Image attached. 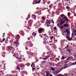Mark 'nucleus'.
<instances>
[{"instance_id": "f257e3e1", "label": "nucleus", "mask_w": 76, "mask_h": 76, "mask_svg": "<svg viewBox=\"0 0 76 76\" xmlns=\"http://www.w3.org/2000/svg\"><path fill=\"white\" fill-rule=\"evenodd\" d=\"M46 23L47 25V26L48 27H49V26H48V25H50V24L51 23V21H50V20L49 21H46Z\"/></svg>"}, {"instance_id": "f03ea898", "label": "nucleus", "mask_w": 76, "mask_h": 76, "mask_svg": "<svg viewBox=\"0 0 76 76\" xmlns=\"http://www.w3.org/2000/svg\"><path fill=\"white\" fill-rule=\"evenodd\" d=\"M39 32V34H41V31H44V29L42 28H39L38 30Z\"/></svg>"}, {"instance_id": "7ed1b4c3", "label": "nucleus", "mask_w": 76, "mask_h": 76, "mask_svg": "<svg viewBox=\"0 0 76 76\" xmlns=\"http://www.w3.org/2000/svg\"><path fill=\"white\" fill-rule=\"evenodd\" d=\"M65 33H67V35H69L70 34V31H69L68 29H67L65 31Z\"/></svg>"}, {"instance_id": "20e7f679", "label": "nucleus", "mask_w": 76, "mask_h": 76, "mask_svg": "<svg viewBox=\"0 0 76 76\" xmlns=\"http://www.w3.org/2000/svg\"><path fill=\"white\" fill-rule=\"evenodd\" d=\"M72 58H72V57H70L68 58H67L66 60L67 61H69V60H70V59H72Z\"/></svg>"}, {"instance_id": "39448f33", "label": "nucleus", "mask_w": 76, "mask_h": 76, "mask_svg": "<svg viewBox=\"0 0 76 76\" xmlns=\"http://www.w3.org/2000/svg\"><path fill=\"white\" fill-rule=\"evenodd\" d=\"M26 44H27L26 45V46H27V47H30V45H29V43H28V42H26Z\"/></svg>"}, {"instance_id": "423d86ee", "label": "nucleus", "mask_w": 76, "mask_h": 76, "mask_svg": "<svg viewBox=\"0 0 76 76\" xmlns=\"http://www.w3.org/2000/svg\"><path fill=\"white\" fill-rule=\"evenodd\" d=\"M66 38L69 41H71V39L69 37V36H67Z\"/></svg>"}, {"instance_id": "0eeeda50", "label": "nucleus", "mask_w": 76, "mask_h": 76, "mask_svg": "<svg viewBox=\"0 0 76 76\" xmlns=\"http://www.w3.org/2000/svg\"><path fill=\"white\" fill-rule=\"evenodd\" d=\"M64 28H66V27H67L69 26V25L67 24H66L64 25Z\"/></svg>"}, {"instance_id": "6e6552de", "label": "nucleus", "mask_w": 76, "mask_h": 76, "mask_svg": "<svg viewBox=\"0 0 76 76\" xmlns=\"http://www.w3.org/2000/svg\"><path fill=\"white\" fill-rule=\"evenodd\" d=\"M64 23H65V22H64V21H62L60 23V25H63V24H64Z\"/></svg>"}, {"instance_id": "1a4fd4ad", "label": "nucleus", "mask_w": 76, "mask_h": 76, "mask_svg": "<svg viewBox=\"0 0 76 76\" xmlns=\"http://www.w3.org/2000/svg\"><path fill=\"white\" fill-rule=\"evenodd\" d=\"M31 66L32 67H35V64H32Z\"/></svg>"}, {"instance_id": "9d476101", "label": "nucleus", "mask_w": 76, "mask_h": 76, "mask_svg": "<svg viewBox=\"0 0 76 76\" xmlns=\"http://www.w3.org/2000/svg\"><path fill=\"white\" fill-rule=\"evenodd\" d=\"M20 38V36L19 35H18L17 36V39H19Z\"/></svg>"}, {"instance_id": "9b49d317", "label": "nucleus", "mask_w": 76, "mask_h": 76, "mask_svg": "<svg viewBox=\"0 0 76 76\" xmlns=\"http://www.w3.org/2000/svg\"><path fill=\"white\" fill-rule=\"evenodd\" d=\"M55 73H56V74H57L58 73H60V72H59L58 71H55Z\"/></svg>"}, {"instance_id": "f8f14e48", "label": "nucleus", "mask_w": 76, "mask_h": 76, "mask_svg": "<svg viewBox=\"0 0 76 76\" xmlns=\"http://www.w3.org/2000/svg\"><path fill=\"white\" fill-rule=\"evenodd\" d=\"M29 45H30V47H32L33 46V44L31 43L29 44Z\"/></svg>"}, {"instance_id": "ddd939ff", "label": "nucleus", "mask_w": 76, "mask_h": 76, "mask_svg": "<svg viewBox=\"0 0 76 76\" xmlns=\"http://www.w3.org/2000/svg\"><path fill=\"white\" fill-rule=\"evenodd\" d=\"M16 58H17L19 60H20L21 58H22L21 57H17Z\"/></svg>"}, {"instance_id": "4468645a", "label": "nucleus", "mask_w": 76, "mask_h": 76, "mask_svg": "<svg viewBox=\"0 0 76 76\" xmlns=\"http://www.w3.org/2000/svg\"><path fill=\"white\" fill-rule=\"evenodd\" d=\"M66 67H67V66H66L65 67H64V68L63 69H61V70L59 71V72H61V70H63V69H66Z\"/></svg>"}, {"instance_id": "2eb2a0df", "label": "nucleus", "mask_w": 76, "mask_h": 76, "mask_svg": "<svg viewBox=\"0 0 76 76\" xmlns=\"http://www.w3.org/2000/svg\"><path fill=\"white\" fill-rule=\"evenodd\" d=\"M49 76V72H46V76Z\"/></svg>"}, {"instance_id": "dca6fc26", "label": "nucleus", "mask_w": 76, "mask_h": 76, "mask_svg": "<svg viewBox=\"0 0 76 76\" xmlns=\"http://www.w3.org/2000/svg\"><path fill=\"white\" fill-rule=\"evenodd\" d=\"M57 76H64V75H62L61 74H58V75Z\"/></svg>"}, {"instance_id": "f3484780", "label": "nucleus", "mask_w": 76, "mask_h": 76, "mask_svg": "<svg viewBox=\"0 0 76 76\" xmlns=\"http://www.w3.org/2000/svg\"><path fill=\"white\" fill-rule=\"evenodd\" d=\"M49 7L51 9L53 7V4H51L49 6Z\"/></svg>"}, {"instance_id": "a211bd4d", "label": "nucleus", "mask_w": 76, "mask_h": 76, "mask_svg": "<svg viewBox=\"0 0 76 76\" xmlns=\"http://www.w3.org/2000/svg\"><path fill=\"white\" fill-rule=\"evenodd\" d=\"M39 24V22H37L36 24L35 25H34L35 26H38V24Z\"/></svg>"}, {"instance_id": "6ab92c4d", "label": "nucleus", "mask_w": 76, "mask_h": 76, "mask_svg": "<svg viewBox=\"0 0 76 76\" xmlns=\"http://www.w3.org/2000/svg\"><path fill=\"white\" fill-rule=\"evenodd\" d=\"M61 17V18H63V17H64V14H62L61 15V16H60Z\"/></svg>"}, {"instance_id": "aec40b11", "label": "nucleus", "mask_w": 76, "mask_h": 76, "mask_svg": "<svg viewBox=\"0 0 76 76\" xmlns=\"http://www.w3.org/2000/svg\"><path fill=\"white\" fill-rule=\"evenodd\" d=\"M53 38H54V37L53 36H52L50 39V40H53Z\"/></svg>"}, {"instance_id": "412c9836", "label": "nucleus", "mask_w": 76, "mask_h": 76, "mask_svg": "<svg viewBox=\"0 0 76 76\" xmlns=\"http://www.w3.org/2000/svg\"><path fill=\"white\" fill-rule=\"evenodd\" d=\"M64 28V27H63V26H62L60 27L61 29H63Z\"/></svg>"}, {"instance_id": "4be33fe9", "label": "nucleus", "mask_w": 76, "mask_h": 76, "mask_svg": "<svg viewBox=\"0 0 76 76\" xmlns=\"http://www.w3.org/2000/svg\"><path fill=\"white\" fill-rule=\"evenodd\" d=\"M43 60H47V58H43Z\"/></svg>"}, {"instance_id": "5701e85b", "label": "nucleus", "mask_w": 76, "mask_h": 76, "mask_svg": "<svg viewBox=\"0 0 76 76\" xmlns=\"http://www.w3.org/2000/svg\"><path fill=\"white\" fill-rule=\"evenodd\" d=\"M54 30H55V31H56V30H57V27H54Z\"/></svg>"}, {"instance_id": "b1692460", "label": "nucleus", "mask_w": 76, "mask_h": 76, "mask_svg": "<svg viewBox=\"0 0 76 76\" xmlns=\"http://www.w3.org/2000/svg\"><path fill=\"white\" fill-rule=\"evenodd\" d=\"M40 22L41 23H44V21H41Z\"/></svg>"}, {"instance_id": "393cba45", "label": "nucleus", "mask_w": 76, "mask_h": 76, "mask_svg": "<svg viewBox=\"0 0 76 76\" xmlns=\"http://www.w3.org/2000/svg\"><path fill=\"white\" fill-rule=\"evenodd\" d=\"M67 52L68 53H71V52L70 51V50H67Z\"/></svg>"}, {"instance_id": "a878e982", "label": "nucleus", "mask_w": 76, "mask_h": 76, "mask_svg": "<svg viewBox=\"0 0 76 76\" xmlns=\"http://www.w3.org/2000/svg\"><path fill=\"white\" fill-rule=\"evenodd\" d=\"M7 48H8V49H10V48H11V47H9V46H8L7 47Z\"/></svg>"}, {"instance_id": "bb28decb", "label": "nucleus", "mask_w": 76, "mask_h": 76, "mask_svg": "<svg viewBox=\"0 0 76 76\" xmlns=\"http://www.w3.org/2000/svg\"><path fill=\"white\" fill-rule=\"evenodd\" d=\"M21 65V67H24V65Z\"/></svg>"}, {"instance_id": "cd10ccee", "label": "nucleus", "mask_w": 76, "mask_h": 76, "mask_svg": "<svg viewBox=\"0 0 76 76\" xmlns=\"http://www.w3.org/2000/svg\"><path fill=\"white\" fill-rule=\"evenodd\" d=\"M4 41H5V39L3 38V39L2 40V41H1V42H4Z\"/></svg>"}, {"instance_id": "c85d7f7f", "label": "nucleus", "mask_w": 76, "mask_h": 76, "mask_svg": "<svg viewBox=\"0 0 76 76\" xmlns=\"http://www.w3.org/2000/svg\"><path fill=\"white\" fill-rule=\"evenodd\" d=\"M42 19H43V20H45V17H42Z\"/></svg>"}, {"instance_id": "c756f323", "label": "nucleus", "mask_w": 76, "mask_h": 76, "mask_svg": "<svg viewBox=\"0 0 76 76\" xmlns=\"http://www.w3.org/2000/svg\"><path fill=\"white\" fill-rule=\"evenodd\" d=\"M51 21H52V22L53 23V24H54V21H53V20H52Z\"/></svg>"}, {"instance_id": "7c9ffc66", "label": "nucleus", "mask_w": 76, "mask_h": 76, "mask_svg": "<svg viewBox=\"0 0 76 76\" xmlns=\"http://www.w3.org/2000/svg\"><path fill=\"white\" fill-rule=\"evenodd\" d=\"M40 2H41V0H40V1H38L36 3H38V4H39V3H40Z\"/></svg>"}, {"instance_id": "2f4dec72", "label": "nucleus", "mask_w": 76, "mask_h": 76, "mask_svg": "<svg viewBox=\"0 0 76 76\" xmlns=\"http://www.w3.org/2000/svg\"><path fill=\"white\" fill-rule=\"evenodd\" d=\"M36 68H32V70H35Z\"/></svg>"}, {"instance_id": "473e14b6", "label": "nucleus", "mask_w": 76, "mask_h": 76, "mask_svg": "<svg viewBox=\"0 0 76 76\" xmlns=\"http://www.w3.org/2000/svg\"><path fill=\"white\" fill-rule=\"evenodd\" d=\"M51 69L52 70H55V69H53V68H51Z\"/></svg>"}, {"instance_id": "72a5a7b5", "label": "nucleus", "mask_w": 76, "mask_h": 76, "mask_svg": "<svg viewBox=\"0 0 76 76\" xmlns=\"http://www.w3.org/2000/svg\"><path fill=\"white\" fill-rule=\"evenodd\" d=\"M64 19L65 20H67V17H65L64 18Z\"/></svg>"}, {"instance_id": "f704fd0d", "label": "nucleus", "mask_w": 76, "mask_h": 76, "mask_svg": "<svg viewBox=\"0 0 76 76\" xmlns=\"http://www.w3.org/2000/svg\"><path fill=\"white\" fill-rule=\"evenodd\" d=\"M17 69L18 70H20V68H19V67H17Z\"/></svg>"}, {"instance_id": "c9c22d12", "label": "nucleus", "mask_w": 76, "mask_h": 76, "mask_svg": "<svg viewBox=\"0 0 76 76\" xmlns=\"http://www.w3.org/2000/svg\"><path fill=\"white\" fill-rule=\"evenodd\" d=\"M28 17L29 18H27L28 19H29V18H30V15H28Z\"/></svg>"}, {"instance_id": "e433bc0d", "label": "nucleus", "mask_w": 76, "mask_h": 76, "mask_svg": "<svg viewBox=\"0 0 76 76\" xmlns=\"http://www.w3.org/2000/svg\"><path fill=\"white\" fill-rule=\"evenodd\" d=\"M44 41H47V39L46 38H44Z\"/></svg>"}, {"instance_id": "4c0bfd02", "label": "nucleus", "mask_w": 76, "mask_h": 76, "mask_svg": "<svg viewBox=\"0 0 76 76\" xmlns=\"http://www.w3.org/2000/svg\"><path fill=\"white\" fill-rule=\"evenodd\" d=\"M62 60H64V57H63L62 58Z\"/></svg>"}, {"instance_id": "58836bf2", "label": "nucleus", "mask_w": 76, "mask_h": 76, "mask_svg": "<svg viewBox=\"0 0 76 76\" xmlns=\"http://www.w3.org/2000/svg\"><path fill=\"white\" fill-rule=\"evenodd\" d=\"M70 13L68 12V16H70Z\"/></svg>"}, {"instance_id": "ea45409f", "label": "nucleus", "mask_w": 76, "mask_h": 76, "mask_svg": "<svg viewBox=\"0 0 76 76\" xmlns=\"http://www.w3.org/2000/svg\"><path fill=\"white\" fill-rule=\"evenodd\" d=\"M66 9H69V7H66Z\"/></svg>"}, {"instance_id": "a19ab883", "label": "nucleus", "mask_w": 76, "mask_h": 76, "mask_svg": "<svg viewBox=\"0 0 76 76\" xmlns=\"http://www.w3.org/2000/svg\"><path fill=\"white\" fill-rule=\"evenodd\" d=\"M50 1H48V4H50Z\"/></svg>"}, {"instance_id": "79ce46f5", "label": "nucleus", "mask_w": 76, "mask_h": 76, "mask_svg": "<svg viewBox=\"0 0 76 76\" xmlns=\"http://www.w3.org/2000/svg\"><path fill=\"white\" fill-rule=\"evenodd\" d=\"M74 35V33H72V36H73Z\"/></svg>"}, {"instance_id": "37998d69", "label": "nucleus", "mask_w": 76, "mask_h": 76, "mask_svg": "<svg viewBox=\"0 0 76 76\" xmlns=\"http://www.w3.org/2000/svg\"><path fill=\"white\" fill-rule=\"evenodd\" d=\"M74 33H76V30H74Z\"/></svg>"}, {"instance_id": "c03bdc74", "label": "nucleus", "mask_w": 76, "mask_h": 76, "mask_svg": "<svg viewBox=\"0 0 76 76\" xmlns=\"http://www.w3.org/2000/svg\"><path fill=\"white\" fill-rule=\"evenodd\" d=\"M73 64H76V62L73 63Z\"/></svg>"}, {"instance_id": "a18cd8bd", "label": "nucleus", "mask_w": 76, "mask_h": 76, "mask_svg": "<svg viewBox=\"0 0 76 76\" xmlns=\"http://www.w3.org/2000/svg\"><path fill=\"white\" fill-rule=\"evenodd\" d=\"M26 50H28V48L26 47Z\"/></svg>"}, {"instance_id": "49530a36", "label": "nucleus", "mask_w": 76, "mask_h": 76, "mask_svg": "<svg viewBox=\"0 0 76 76\" xmlns=\"http://www.w3.org/2000/svg\"><path fill=\"white\" fill-rule=\"evenodd\" d=\"M57 26H60V24H57Z\"/></svg>"}, {"instance_id": "de8ad7c7", "label": "nucleus", "mask_w": 76, "mask_h": 76, "mask_svg": "<svg viewBox=\"0 0 76 76\" xmlns=\"http://www.w3.org/2000/svg\"><path fill=\"white\" fill-rule=\"evenodd\" d=\"M68 62H69V61H67L66 62H65L64 63H68Z\"/></svg>"}, {"instance_id": "09e8293b", "label": "nucleus", "mask_w": 76, "mask_h": 76, "mask_svg": "<svg viewBox=\"0 0 76 76\" xmlns=\"http://www.w3.org/2000/svg\"><path fill=\"white\" fill-rule=\"evenodd\" d=\"M65 75H67V74H64V76Z\"/></svg>"}, {"instance_id": "8fccbe9b", "label": "nucleus", "mask_w": 76, "mask_h": 76, "mask_svg": "<svg viewBox=\"0 0 76 76\" xmlns=\"http://www.w3.org/2000/svg\"><path fill=\"white\" fill-rule=\"evenodd\" d=\"M49 57H50V56H47V58H49Z\"/></svg>"}, {"instance_id": "3c124183", "label": "nucleus", "mask_w": 76, "mask_h": 76, "mask_svg": "<svg viewBox=\"0 0 76 76\" xmlns=\"http://www.w3.org/2000/svg\"><path fill=\"white\" fill-rule=\"evenodd\" d=\"M28 40H30V38L29 37L28 38Z\"/></svg>"}, {"instance_id": "603ef678", "label": "nucleus", "mask_w": 76, "mask_h": 76, "mask_svg": "<svg viewBox=\"0 0 76 76\" xmlns=\"http://www.w3.org/2000/svg\"><path fill=\"white\" fill-rule=\"evenodd\" d=\"M53 42V41H51L50 42V43H51V42Z\"/></svg>"}, {"instance_id": "864d4df0", "label": "nucleus", "mask_w": 76, "mask_h": 76, "mask_svg": "<svg viewBox=\"0 0 76 76\" xmlns=\"http://www.w3.org/2000/svg\"><path fill=\"white\" fill-rule=\"evenodd\" d=\"M12 37H14V35H13V34H12Z\"/></svg>"}, {"instance_id": "5fc2aeb1", "label": "nucleus", "mask_w": 76, "mask_h": 76, "mask_svg": "<svg viewBox=\"0 0 76 76\" xmlns=\"http://www.w3.org/2000/svg\"><path fill=\"white\" fill-rule=\"evenodd\" d=\"M50 76H53V75L51 74V75H50Z\"/></svg>"}, {"instance_id": "6e6d98bb", "label": "nucleus", "mask_w": 76, "mask_h": 76, "mask_svg": "<svg viewBox=\"0 0 76 76\" xmlns=\"http://www.w3.org/2000/svg\"><path fill=\"white\" fill-rule=\"evenodd\" d=\"M75 7V8H76V5H75V7Z\"/></svg>"}, {"instance_id": "4d7b16f0", "label": "nucleus", "mask_w": 76, "mask_h": 76, "mask_svg": "<svg viewBox=\"0 0 76 76\" xmlns=\"http://www.w3.org/2000/svg\"><path fill=\"white\" fill-rule=\"evenodd\" d=\"M34 32L32 34V35H34Z\"/></svg>"}, {"instance_id": "13d9d810", "label": "nucleus", "mask_w": 76, "mask_h": 76, "mask_svg": "<svg viewBox=\"0 0 76 76\" xmlns=\"http://www.w3.org/2000/svg\"><path fill=\"white\" fill-rule=\"evenodd\" d=\"M15 44H17V43H16V42H15Z\"/></svg>"}, {"instance_id": "bf43d9fd", "label": "nucleus", "mask_w": 76, "mask_h": 76, "mask_svg": "<svg viewBox=\"0 0 76 76\" xmlns=\"http://www.w3.org/2000/svg\"><path fill=\"white\" fill-rule=\"evenodd\" d=\"M68 47H69V46L68 45H67V47L66 48H68Z\"/></svg>"}, {"instance_id": "052dcab7", "label": "nucleus", "mask_w": 76, "mask_h": 76, "mask_svg": "<svg viewBox=\"0 0 76 76\" xmlns=\"http://www.w3.org/2000/svg\"><path fill=\"white\" fill-rule=\"evenodd\" d=\"M66 1H69V0H66Z\"/></svg>"}, {"instance_id": "680f3d73", "label": "nucleus", "mask_w": 76, "mask_h": 76, "mask_svg": "<svg viewBox=\"0 0 76 76\" xmlns=\"http://www.w3.org/2000/svg\"><path fill=\"white\" fill-rule=\"evenodd\" d=\"M34 35L35 36H36V35H37V34H35Z\"/></svg>"}, {"instance_id": "e2e57ef3", "label": "nucleus", "mask_w": 76, "mask_h": 76, "mask_svg": "<svg viewBox=\"0 0 76 76\" xmlns=\"http://www.w3.org/2000/svg\"><path fill=\"white\" fill-rule=\"evenodd\" d=\"M35 16V15H32V16Z\"/></svg>"}, {"instance_id": "0e129e2a", "label": "nucleus", "mask_w": 76, "mask_h": 76, "mask_svg": "<svg viewBox=\"0 0 76 76\" xmlns=\"http://www.w3.org/2000/svg\"><path fill=\"white\" fill-rule=\"evenodd\" d=\"M42 36H41V38H42Z\"/></svg>"}, {"instance_id": "69168bd1", "label": "nucleus", "mask_w": 76, "mask_h": 76, "mask_svg": "<svg viewBox=\"0 0 76 76\" xmlns=\"http://www.w3.org/2000/svg\"><path fill=\"white\" fill-rule=\"evenodd\" d=\"M67 20H69V19H67Z\"/></svg>"}, {"instance_id": "338daca9", "label": "nucleus", "mask_w": 76, "mask_h": 76, "mask_svg": "<svg viewBox=\"0 0 76 76\" xmlns=\"http://www.w3.org/2000/svg\"><path fill=\"white\" fill-rule=\"evenodd\" d=\"M49 26H51V25H49Z\"/></svg>"}, {"instance_id": "774afa93", "label": "nucleus", "mask_w": 76, "mask_h": 76, "mask_svg": "<svg viewBox=\"0 0 76 76\" xmlns=\"http://www.w3.org/2000/svg\"><path fill=\"white\" fill-rule=\"evenodd\" d=\"M40 59H41V58H40Z\"/></svg>"}]
</instances>
